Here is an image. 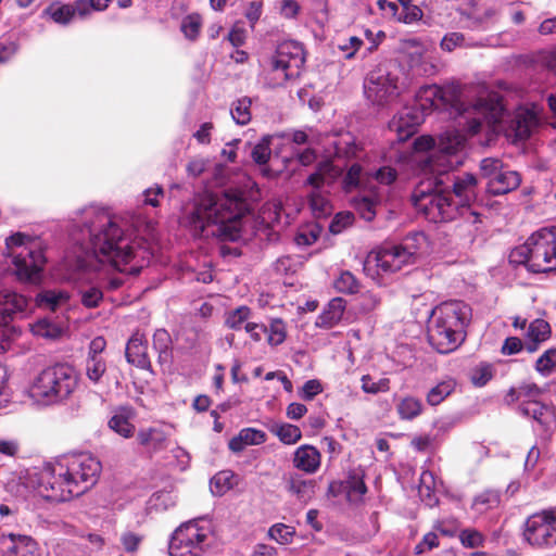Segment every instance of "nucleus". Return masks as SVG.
<instances>
[{"instance_id":"obj_1","label":"nucleus","mask_w":556,"mask_h":556,"mask_svg":"<svg viewBox=\"0 0 556 556\" xmlns=\"http://www.w3.org/2000/svg\"><path fill=\"white\" fill-rule=\"evenodd\" d=\"M72 240L81 267L109 263L119 271L138 274L152 255L155 224L140 214L111 215L94 206L79 212Z\"/></svg>"},{"instance_id":"obj_2","label":"nucleus","mask_w":556,"mask_h":556,"mask_svg":"<svg viewBox=\"0 0 556 556\" xmlns=\"http://www.w3.org/2000/svg\"><path fill=\"white\" fill-rule=\"evenodd\" d=\"M466 137L457 130H447L439 138L437 149L426 162L425 169L434 175V182L420 181L412 193L417 212L432 223L457 218L459 206L445 186L443 174L464 164Z\"/></svg>"},{"instance_id":"obj_3","label":"nucleus","mask_w":556,"mask_h":556,"mask_svg":"<svg viewBox=\"0 0 556 556\" xmlns=\"http://www.w3.org/2000/svg\"><path fill=\"white\" fill-rule=\"evenodd\" d=\"M249 211L250 205L239 190L205 193L194 199L192 207L182 217V224L194 236L236 241L241 237L242 218Z\"/></svg>"},{"instance_id":"obj_4","label":"nucleus","mask_w":556,"mask_h":556,"mask_svg":"<svg viewBox=\"0 0 556 556\" xmlns=\"http://www.w3.org/2000/svg\"><path fill=\"white\" fill-rule=\"evenodd\" d=\"M101 470V462L90 453L66 455L40 469L35 490L47 501L66 502L96 485Z\"/></svg>"},{"instance_id":"obj_5","label":"nucleus","mask_w":556,"mask_h":556,"mask_svg":"<svg viewBox=\"0 0 556 556\" xmlns=\"http://www.w3.org/2000/svg\"><path fill=\"white\" fill-rule=\"evenodd\" d=\"M471 308L463 301L441 303L431 311L428 324L429 343L441 354L455 351L466 337Z\"/></svg>"},{"instance_id":"obj_6","label":"nucleus","mask_w":556,"mask_h":556,"mask_svg":"<svg viewBox=\"0 0 556 556\" xmlns=\"http://www.w3.org/2000/svg\"><path fill=\"white\" fill-rule=\"evenodd\" d=\"M79 386V375L68 364H54L39 371L31 380L28 395L42 407L60 406L72 400Z\"/></svg>"},{"instance_id":"obj_7","label":"nucleus","mask_w":556,"mask_h":556,"mask_svg":"<svg viewBox=\"0 0 556 556\" xmlns=\"http://www.w3.org/2000/svg\"><path fill=\"white\" fill-rule=\"evenodd\" d=\"M476 109L483 116V129L491 135L504 131L515 140H526L539 124V116L534 111L520 108L506 125V112L495 94L489 101H479Z\"/></svg>"},{"instance_id":"obj_8","label":"nucleus","mask_w":556,"mask_h":556,"mask_svg":"<svg viewBox=\"0 0 556 556\" xmlns=\"http://www.w3.org/2000/svg\"><path fill=\"white\" fill-rule=\"evenodd\" d=\"M5 247L16 279L28 283L40 282L46 264L42 241L16 232L5 239Z\"/></svg>"},{"instance_id":"obj_9","label":"nucleus","mask_w":556,"mask_h":556,"mask_svg":"<svg viewBox=\"0 0 556 556\" xmlns=\"http://www.w3.org/2000/svg\"><path fill=\"white\" fill-rule=\"evenodd\" d=\"M509 262L525 265L533 273L556 269V227L532 233L523 244L511 250Z\"/></svg>"},{"instance_id":"obj_10","label":"nucleus","mask_w":556,"mask_h":556,"mask_svg":"<svg viewBox=\"0 0 556 556\" xmlns=\"http://www.w3.org/2000/svg\"><path fill=\"white\" fill-rule=\"evenodd\" d=\"M427 247V237L424 232L415 231L403 238L399 244H387L377 253L370 254L364 269L369 270L371 265L384 274L395 273L403 266L415 262L416 256Z\"/></svg>"},{"instance_id":"obj_11","label":"nucleus","mask_w":556,"mask_h":556,"mask_svg":"<svg viewBox=\"0 0 556 556\" xmlns=\"http://www.w3.org/2000/svg\"><path fill=\"white\" fill-rule=\"evenodd\" d=\"M397 172L391 166H381L368 179V186L353 199V207L367 222H371L378 208L390 199Z\"/></svg>"},{"instance_id":"obj_12","label":"nucleus","mask_w":556,"mask_h":556,"mask_svg":"<svg viewBox=\"0 0 556 556\" xmlns=\"http://www.w3.org/2000/svg\"><path fill=\"white\" fill-rule=\"evenodd\" d=\"M208 522L191 520L181 523L168 541L169 556H204L213 545Z\"/></svg>"},{"instance_id":"obj_13","label":"nucleus","mask_w":556,"mask_h":556,"mask_svg":"<svg viewBox=\"0 0 556 556\" xmlns=\"http://www.w3.org/2000/svg\"><path fill=\"white\" fill-rule=\"evenodd\" d=\"M402 92L400 75L395 67L381 64L370 71L364 83L366 99L378 106L394 102Z\"/></svg>"},{"instance_id":"obj_14","label":"nucleus","mask_w":556,"mask_h":556,"mask_svg":"<svg viewBox=\"0 0 556 556\" xmlns=\"http://www.w3.org/2000/svg\"><path fill=\"white\" fill-rule=\"evenodd\" d=\"M468 94L467 89L457 83L440 86L439 97L442 109H451L459 115L472 113L473 116L468 122L467 131L473 136L483 129V116L479 114L476 105L481 100L489 101L492 96H479L473 102H469L467 101Z\"/></svg>"},{"instance_id":"obj_15","label":"nucleus","mask_w":556,"mask_h":556,"mask_svg":"<svg viewBox=\"0 0 556 556\" xmlns=\"http://www.w3.org/2000/svg\"><path fill=\"white\" fill-rule=\"evenodd\" d=\"M522 536L533 547H555L556 510H543L529 516L523 526Z\"/></svg>"},{"instance_id":"obj_16","label":"nucleus","mask_w":556,"mask_h":556,"mask_svg":"<svg viewBox=\"0 0 556 556\" xmlns=\"http://www.w3.org/2000/svg\"><path fill=\"white\" fill-rule=\"evenodd\" d=\"M340 175L339 166L330 161L320 162L317 169L312 173L306 184L312 187L309 205L315 216L321 217L330 213V203L324 191Z\"/></svg>"},{"instance_id":"obj_17","label":"nucleus","mask_w":556,"mask_h":556,"mask_svg":"<svg viewBox=\"0 0 556 556\" xmlns=\"http://www.w3.org/2000/svg\"><path fill=\"white\" fill-rule=\"evenodd\" d=\"M451 169L443 174L445 184L452 185V191L456 198L455 203L459 210L470 207L478 195V180L473 174H448Z\"/></svg>"},{"instance_id":"obj_18","label":"nucleus","mask_w":556,"mask_h":556,"mask_svg":"<svg viewBox=\"0 0 556 556\" xmlns=\"http://www.w3.org/2000/svg\"><path fill=\"white\" fill-rule=\"evenodd\" d=\"M425 117V112L417 106H405L390 121L389 129L396 134L399 141H405L416 132Z\"/></svg>"},{"instance_id":"obj_19","label":"nucleus","mask_w":556,"mask_h":556,"mask_svg":"<svg viewBox=\"0 0 556 556\" xmlns=\"http://www.w3.org/2000/svg\"><path fill=\"white\" fill-rule=\"evenodd\" d=\"M518 412L522 416L531 418L543 432L551 431L555 422L553 408L536 400H522L518 405Z\"/></svg>"},{"instance_id":"obj_20","label":"nucleus","mask_w":556,"mask_h":556,"mask_svg":"<svg viewBox=\"0 0 556 556\" xmlns=\"http://www.w3.org/2000/svg\"><path fill=\"white\" fill-rule=\"evenodd\" d=\"M29 301L23 294L11 289L0 290V326H7L15 316L24 315Z\"/></svg>"},{"instance_id":"obj_21","label":"nucleus","mask_w":556,"mask_h":556,"mask_svg":"<svg viewBox=\"0 0 556 556\" xmlns=\"http://www.w3.org/2000/svg\"><path fill=\"white\" fill-rule=\"evenodd\" d=\"M276 63L282 64L285 68L300 74L305 63L303 46L294 40H286L278 45L275 54L271 56Z\"/></svg>"},{"instance_id":"obj_22","label":"nucleus","mask_w":556,"mask_h":556,"mask_svg":"<svg viewBox=\"0 0 556 556\" xmlns=\"http://www.w3.org/2000/svg\"><path fill=\"white\" fill-rule=\"evenodd\" d=\"M283 484L286 491L302 504H307L315 495L316 481L298 472L285 475Z\"/></svg>"},{"instance_id":"obj_23","label":"nucleus","mask_w":556,"mask_h":556,"mask_svg":"<svg viewBox=\"0 0 556 556\" xmlns=\"http://www.w3.org/2000/svg\"><path fill=\"white\" fill-rule=\"evenodd\" d=\"M300 76L296 72L289 71L282 64L276 63V60L270 58L266 67L261 75L264 87L275 89L283 87L289 80L295 79Z\"/></svg>"},{"instance_id":"obj_24","label":"nucleus","mask_w":556,"mask_h":556,"mask_svg":"<svg viewBox=\"0 0 556 556\" xmlns=\"http://www.w3.org/2000/svg\"><path fill=\"white\" fill-rule=\"evenodd\" d=\"M552 329L549 324L541 318L532 320L526 332V350L529 353L538 351L539 346L551 338Z\"/></svg>"},{"instance_id":"obj_25","label":"nucleus","mask_w":556,"mask_h":556,"mask_svg":"<svg viewBox=\"0 0 556 556\" xmlns=\"http://www.w3.org/2000/svg\"><path fill=\"white\" fill-rule=\"evenodd\" d=\"M520 182L517 172L503 167L492 181H488V191L494 195L505 194L518 188Z\"/></svg>"},{"instance_id":"obj_26","label":"nucleus","mask_w":556,"mask_h":556,"mask_svg":"<svg viewBox=\"0 0 556 556\" xmlns=\"http://www.w3.org/2000/svg\"><path fill=\"white\" fill-rule=\"evenodd\" d=\"M293 466L306 473H314L320 466V453L312 445H302L296 448Z\"/></svg>"},{"instance_id":"obj_27","label":"nucleus","mask_w":556,"mask_h":556,"mask_svg":"<svg viewBox=\"0 0 556 556\" xmlns=\"http://www.w3.org/2000/svg\"><path fill=\"white\" fill-rule=\"evenodd\" d=\"M126 358L130 364L140 368H148L150 366L148 345L141 334L135 333L128 340L126 346Z\"/></svg>"},{"instance_id":"obj_28","label":"nucleus","mask_w":556,"mask_h":556,"mask_svg":"<svg viewBox=\"0 0 556 556\" xmlns=\"http://www.w3.org/2000/svg\"><path fill=\"white\" fill-rule=\"evenodd\" d=\"M68 301V292L61 289H46L36 295L37 306L52 312L65 308Z\"/></svg>"},{"instance_id":"obj_29","label":"nucleus","mask_w":556,"mask_h":556,"mask_svg":"<svg viewBox=\"0 0 556 556\" xmlns=\"http://www.w3.org/2000/svg\"><path fill=\"white\" fill-rule=\"evenodd\" d=\"M440 86L425 85L416 93L415 105L428 115L434 109H442L440 101Z\"/></svg>"},{"instance_id":"obj_30","label":"nucleus","mask_w":556,"mask_h":556,"mask_svg":"<svg viewBox=\"0 0 556 556\" xmlns=\"http://www.w3.org/2000/svg\"><path fill=\"white\" fill-rule=\"evenodd\" d=\"M345 305L346 303L342 298L330 300L317 317L316 326L328 329L337 325L344 314Z\"/></svg>"},{"instance_id":"obj_31","label":"nucleus","mask_w":556,"mask_h":556,"mask_svg":"<svg viewBox=\"0 0 556 556\" xmlns=\"http://www.w3.org/2000/svg\"><path fill=\"white\" fill-rule=\"evenodd\" d=\"M266 441V433L254 428L242 429L237 437L229 441V448L239 453L248 445H260Z\"/></svg>"},{"instance_id":"obj_32","label":"nucleus","mask_w":556,"mask_h":556,"mask_svg":"<svg viewBox=\"0 0 556 556\" xmlns=\"http://www.w3.org/2000/svg\"><path fill=\"white\" fill-rule=\"evenodd\" d=\"M457 217L460 218L457 224L460 233L473 239L480 232L482 220L480 215L473 211L471 206L459 210Z\"/></svg>"},{"instance_id":"obj_33","label":"nucleus","mask_w":556,"mask_h":556,"mask_svg":"<svg viewBox=\"0 0 556 556\" xmlns=\"http://www.w3.org/2000/svg\"><path fill=\"white\" fill-rule=\"evenodd\" d=\"M132 412L128 408H121L109 420V427L123 438H131L135 433V426L130 421Z\"/></svg>"},{"instance_id":"obj_34","label":"nucleus","mask_w":556,"mask_h":556,"mask_svg":"<svg viewBox=\"0 0 556 556\" xmlns=\"http://www.w3.org/2000/svg\"><path fill=\"white\" fill-rule=\"evenodd\" d=\"M30 331L36 337L56 340L63 336L65 330L60 323L42 318L30 325Z\"/></svg>"},{"instance_id":"obj_35","label":"nucleus","mask_w":556,"mask_h":556,"mask_svg":"<svg viewBox=\"0 0 556 556\" xmlns=\"http://www.w3.org/2000/svg\"><path fill=\"white\" fill-rule=\"evenodd\" d=\"M8 556H35L36 542L26 535L10 534Z\"/></svg>"},{"instance_id":"obj_36","label":"nucleus","mask_w":556,"mask_h":556,"mask_svg":"<svg viewBox=\"0 0 556 556\" xmlns=\"http://www.w3.org/2000/svg\"><path fill=\"white\" fill-rule=\"evenodd\" d=\"M139 443L153 451H159L165 446L166 433L159 428L142 429L138 432Z\"/></svg>"},{"instance_id":"obj_37","label":"nucleus","mask_w":556,"mask_h":556,"mask_svg":"<svg viewBox=\"0 0 556 556\" xmlns=\"http://www.w3.org/2000/svg\"><path fill=\"white\" fill-rule=\"evenodd\" d=\"M346 498L352 504H358L363 501L367 492V486L359 473H351L344 483Z\"/></svg>"},{"instance_id":"obj_38","label":"nucleus","mask_w":556,"mask_h":556,"mask_svg":"<svg viewBox=\"0 0 556 556\" xmlns=\"http://www.w3.org/2000/svg\"><path fill=\"white\" fill-rule=\"evenodd\" d=\"M253 98L248 96L241 97L235 100L230 106V114L232 119L238 125H248L252 118V108Z\"/></svg>"},{"instance_id":"obj_39","label":"nucleus","mask_w":556,"mask_h":556,"mask_svg":"<svg viewBox=\"0 0 556 556\" xmlns=\"http://www.w3.org/2000/svg\"><path fill=\"white\" fill-rule=\"evenodd\" d=\"M43 15L49 16L56 24L68 25L75 16V8L72 4L54 2L43 11Z\"/></svg>"},{"instance_id":"obj_40","label":"nucleus","mask_w":556,"mask_h":556,"mask_svg":"<svg viewBox=\"0 0 556 556\" xmlns=\"http://www.w3.org/2000/svg\"><path fill=\"white\" fill-rule=\"evenodd\" d=\"M456 388V381L452 378L440 381L431 388L427 394V402L431 406L441 404L447 396H450Z\"/></svg>"},{"instance_id":"obj_41","label":"nucleus","mask_w":556,"mask_h":556,"mask_svg":"<svg viewBox=\"0 0 556 556\" xmlns=\"http://www.w3.org/2000/svg\"><path fill=\"white\" fill-rule=\"evenodd\" d=\"M153 349L159 354L160 363H169L172 358V338L167 330L157 329L153 334Z\"/></svg>"},{"instance_id":"obj_42","label":"nucleus","mask_w":556,"mask_h":556,"mask_svg":"<svg viewBox=\"0 0 556 556\" xmlns=\"http://www.w3.org/2000/svg\"><path fill=\"white\" fill-rule=\"evenodd\" d=\"M252 311L250 307L242 305L226 314L225 325L232 330L245 329V324L251 323Z\"/></svg>"},{"instance_id":"obj_43","label":"nucleus","mask_w":556,"mask_h":556,"mask_svg":"<svg viewBox=\"0 0 556 556\" xmlns=\"http://www.w3.org/2000/svg\"><path fill=\"white\" fill-rule=\"evenodd\" d=\"M401 419L412 420L422 412V403L414 396L403 397L396 405Z\"/></svg>"},{"instance_id":"obj_44","label":"nucleus","mask_w":556,"mask_h":556,"mask_svg":"<svg viewBox=\"0 0 556 556\" xmlns=\"http://www.w3.org/2000/svg\"><path fill=\"white\" fill-rule=\"evenodd\" d=\"M270 431L285 444H294L302 435L299 427L290 424H275L270 427Z\"/></svg>"},{"instance_id":"obj_45","label":"nucleus","mask_w":556,"mask_h":556,"mask_svg":"<svg viewBox=\"0 0 556 556\" xmlns=\"http://www.w3.org/2000/svg\"><path fill=\"white\" fill-rule=\"evenodd\" d=\"M85 370L92 383H100L106 372V363L103 358L87 357Z\"/></svg>"},{"instance_id":"obj_46","label":"nucleus","mask_w":556,"mask_h":556,"mask_svg":"<svg viewBox=\"0 0 556 556\" xmlns=\"http://www.w3.org/2000/svg\"><path fill=\"white\" fill-rule=\"evenodd\" d=\"M535 370L544 377L549 376L556 367V348L546 350L535 362Z\"/></svg>"},{"instance_id":"obj_47","label":"nucleus","mask_w":556,"mask_h":556,"mask_svg":"<svg viewBox=\"0 0 556 556\" xmlns=\"http://www.w3.org/2000/svg\"><path fill=\"white\" fill-rule=\"evenodd\" d=\"M334 289L341 293H356L359 290V282L350 271H342L333 282Z\"/></svg>"},{"instance_id":"obj_48","label":"nucleus","mask_w":556,"mask_h":556,"mask_svg":"<svg viewBox=\"0 0 556 556\" xmlns=\"http://www.w3.org/2000/svg\"><path fill=\"white\" fill-rule=\"evenodd\" d=\"M202 18L199 14H189L184 17L180 29L189 40H195L200 34Z\"/></svg>"},{"instance_id":"obj_49","label":"nucleus","mask_w":556,"mask_h":556,"mask_svg":"<svg viewBox=\"0 0 556 556\" xmlns=\"http://www.w3.org/2000/svg\"><path fill=\"white\" fill-rule=\"evenodd\" d=\"M498 503V494L492 491H486L475 497L472 508L482 514L489 508L496 507Z\"/></svg>"},{"instance_id":"obj_50","label":"nucleus","mask_w":556,"mask_h":556,"mask_svg":"<svg viewBox=\"0 0 556 556\" xmlns=\"http://www.w3.org/2000/svg\"><path fill=\"white\" fill-rule=\"evenodd\" d=\"M81 303L87 308L98 307L103 300V292L99 287L89 286L80 290Z\"/></svg>"},{"instance_id":"obj_51","label":"nucleus","mask_w":556,"mask_h":556,"mask_svg":"<svg viewBox=\"0 0 556 556\" xmlns=\"http://www.w3.org/2000/svg\"><path fill=\"white\" fill-rule=\"evenodd\" d=\"M361 382L362 390L368 394L387 392L390 389V380L388 378H381L378 381H374L369 375H364L361 379Z\"/></svg>"},{"instance_id":"obj_52","label":"nucleus","mask_w":556,"mask_h":556,"mask_svg":"<svg viewBox=\"0 0 556 556\" xmlns=\"http://www.w3.org/2000/svg\"><path fill=\"white\" fill-rule=\"evenodd\" d=\"M270 154V141L265 137L253 147L251 157L256 164L265 165L269 161Z\"/></svg>"},{"instance_id":"obj_53","label":"nucleus","mask_w":556,"mask_h":556,"mask_svg":"<svg viewBox=\"0 0 556 556\" xmlns=\"http://www.w3.org/2000/svg\"><path fill=\"white\" fill-rule=\"evenodd\" d=\"M176 504V496L169 491L155 492L150 498V505L155 510H166Z\"/></svg>"},{"instance_id":"obj_54","label":"nucleus","mask_w":556,"mask_h":556,"mask_svg":"<svg viewBox=\"0 0 556 556\" xmlns=\"http://www.w3.org/2000/svg\"><path fill=\"white\" fill-rule=\"evenodd\" d=\"M493 377L492 366L486 363H481L476 366L470 374L471 382L476 387L485 386Z\"/></svg>"},{"instance_id":"obj_55","label":"nucleus","mask_w":556,"mask_h":556,"mask_svg":"<svg viewBox=\"0 0 556 556\" xmlns=\"http://www.w3.org/2000/svg\"><path fill=\"white\" fill-rule=\"evenodd\" d=\"M300 265L301 261L298 256L285 255L276 261L274 269L279 275H289L294 274Z\"/></svg>"},{"instance_id":"obj_56","label":"nucleus","mask_w":556,"mask_h":556,"mask_svg":"<svg viewBox=\"0 0 556 556\" xmlns=\"http://www.w3.org/2000/svg\"><path fill=\"white\" fill-rule=\"evenodd\" d=\"M267 342L273 345L281 344L286 339V326L281 319H274L267 328Z\"/></svg>"},{"instance_id":"obj_57","label":"nucleus","mask_w":556,"mask_h":556,"mask_svg":"<svg viewBox=\"0 0 556 556\" xmlns=\"http://www.w3.org/2000/svg\"><path fill=\"white\" fill-rule=\"evenodd\" d=\"M294 529L283 523H276L270 527L268 534L269 536L278 542L279 544H288L292 541L294 535Z\"/></svg>"},{"instance_id":"obj_58","label":"nucleus","mask_w":556,"mask_h":556,"mask_svg":"<svg viewBox=\"0 0 556 556\" xmlns=\"http://www.w3.org/2000/svg\"><path fill=\"white\" fill-rule=\"evenodd\" d=\"M231 475L229 471H220L211 479V490L215 495H223L231 489Z\"/></svg>"},{"instance_id":"obj_59","label":"nucleus","mask_w":556,"mask_h":556,"mask_svg":"<svg viewBox=\"0 0 556 556\" xmlns=\"http://www.w3.org/2000/svg\"><path fill=\"white\" fill-rule=\"evenodd\" d=\"M503 167V162L496 157H485L480 163L481 174L483 177L488 178V181H492L493 177L496 176Z\"/></svg>"},{"instance_id":"obj_60","label":"nucleus","mask_w":556,"mask_h":556,"mask_svg":"<svg viewBox=\"0 0 556 556\" xmlns=\"http://www.w3.org/2000/svg\"><path fill=\"white\" fill-rule=\"evenodd\" d=\"M460 523L455 517H447L438 520L433 529L439 531L442 535L454 536L459 531Z\"/></svg>"},{"instance_id":"obj_61","label":"nucleus","mask_w":556,"mask_h":556,"mask_svg":"<svg viewBox=\"0 0 556 556\" xmlns=\"http://www.w3.org/2000/svg\"><path fill=\"white\" fill-rule=\"evenodd\" d=\"M462 544L467 548H477L482 546L484 536L475 529H465L459 533Z\"/></svg>"},{"instance_id":"obj_62","label":"nucleus","mask_w":556,"mask_h":556,"mask_svg":"<svg viewBox=\"0 0 556 556\" xmlns=\"http://www.w3.org/2000/svg\"><path fill=\"white\" fill-rule=\"evenodd\" d=\"M354 222V215L351 212H340L336 214L332 222L330 223L329 230L332 233H340L342 232L346 227L352 225Z\"/></svg>"},{"instance_id":"obj_63","label":"nucleus","mask_w":556,"mask_h":556,"mask_svg":"<svg viewBox=\"0 0 556 556\" xmlns=\"http://www.w3.org/2000/svg\"><path fill=\"white\" fill-rule=\"evenodd\" d=\"M363 177V168L359 164L354 163L348 169L344 178H343V187L345 190H351L357 187Z\"/></svg>"},{"instance_id":"obj_64","label":"nucleus","mask_w":556,"mask_h":556,"mask_svg":"<svg viewBox=\"0 0 556 556\" xmlns=\"http://www.w3.org/2000/svg\"><path fill=\"white\" fill-rule=\"evenodd\" d=\"M440 544L439 536L434 531L428 532L424 535L422 540L414 547L416 555H422L427 552L432 551Z\"/></svg>"}]
</instances>
